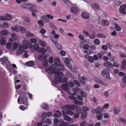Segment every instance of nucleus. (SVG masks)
I'll use <instances>...</instances> for the list:
<instances>
[{
    "instance_id": "f257e3e1",
    "label": "nucleus",
    "mask_w": 126,
    "mask_h": 126,
    "mask_svg": "<svg viewBox=\"0 0 126 126\" xmlns=\"http://www.w3.org/2000/svg\"><path fill=\"white\" fill-rule=\"evenodd\" d=\"M26 93V92H22L21 93L22 94L19 97L17 100V102L18 103H19V102L21 101L23 104L25 105H26L27 106L28 105Z\"/></svg>"
},
{
    "instance_id": "f03ea898",
    "label": "nucleus",
    "mask_w": 126,
    "mask_h": 126,
    "mask_svg": "<svg viewBox=\"0 0 126 126\" xmlns=\"http://www.w3.org/2000/svg\"><path fill=\"white\" fill-rule=\"evenodd\" d=\"M30 44L28 42L24 41L23 42L21 46V45H18L19 48L17 50V52L19 54H20L21 52L24 51V49H26L29 47Z\"/></svg>"
},
{
    "instance_id": "7ed1b4c3",
    "label": "nucleus",
    "mask_w": 126,
    "mask_h": 126,
    "mask_svg": "<svg viewBox=\"0 0 126 126\" xmlns=\"http://www.w3.org/2000/svg\"><path fill=\"white\" fill-rule=\"evenodd\" d=\"M11 29L12 31L17 32H20L23 33L25 32V29L24 27L18 25H16L15 26L12 27Z\"/></svg>"
},
{
    "instance_id": "20e7f679",
    "label": "nucleus",
    "mask_w": 126,
    "mask_h": 126,
    "mask_svg": "<svg viewBox=\"0 0 126 126\" xmlns=\"http://www.w3.org/2000/svg\"><path fill=\"white\" fill-rule=\"evenodd\" d=\"M53 66L52 65H51L50 67L45 69V71L47 72L50 75L52 74L53 73H55L56 72V70L53 68Z\"/></svg>"
},
{
    "instance_id": "39448f33",
    "label": "nucleus",
    "mask_w": 126,
    "mask_h": 126,
    "mask_svg": "<svg viewBox=\"0 0 126 126\" xmlns=\"http://www.w3.org/2000/svg\"><path fill=\"white\" fill-rule=\"evenodd\" d=\"M120 12L122 14H126V5L124 4L120 6L119 8Z\"/></svg>"
},
{
    "instance_id": "423d86ee",
    "label": "nucleus",
    "mask_w": 126,
    "mask_h": 126,
    "mask_svg": "<svg viewBox=\"0 0 126 126\" xmlns=\"http://www.w3.org/2000/svg\"><path fill=\"white\" fill-rule=\"evenodd\" d=\"M65 107L67 109L73 111L75 110L77 108V106L75 105H67L65 106Z\"/></svg>"
},
{
    "instance_id": "0eeeda50",
    "label": "nucleus",
    "mask_w": 126,
    "mask_h": 126,
    "mask_svg": "<svg viewBox=\"0 0 126 126\" xmlns=\"http://www.w3.org/2000/svg\"><path fill=\"white\" fill-rule=\"evenodd\" d=\"M64 63L70 69L72 68V65L69 63V60L68 58H65Z\"/></svg>"
},
{
    "instance_id": "6e6552de",
    "label": "nucleus",
    "mask_w": 126,
    "mask_h": 126,
    "mask_svg": "<svg viewBox=\"0 0 126 126\" xmlns=\"http://www.w3.org/2000/svg\"><path fill=\"white\" fill-rule=\"evenodd\" d=\"M70 10L72 13L76 15L77 14L78 11L79 9L77 7L74 6L71 8Z\"/></svg>"
},
{
    "instance_id": "1a4fd4ad",
    "label": "nucleus",
    "mask_w": 126,
    "mask_h": 126,
    "mask_svg": "<svg viewBox=\"0 0 126 126\" xmlns=\"http://www.w3.org/2000/svg\"><path fill=\"white\" fill-rule=\"evenodd\" d=\"M62 78L60 77H55L53 80L54 83L55 84H57L61 82Z\"/></svg>"
},
{
    "instance_id": "9d476101",
    "label": "nucleus",
    "mask_w": 126,
    "mask_h": 126,
    "mask_svg": "<svg viewBox=\"0 0 126 126\" xmlns=\"http://www.w3.org/2000/svg\"><path fill=\"white\" fill-rule=\"evenodd\" d=\"M61 89L67 92L69 91V88L68 87V84L66 83L64 84L61 85Z\"/></svg>"
},
{
    "instance_id": "9b49d317",
    "label": "nucleus",
    "mask_w": 126,
    "mask_h": 126,
    "mask_svg": "<svg viewBox=\"0 0 126 126\" xmlns=\"http://www.w3.org/2000/svg\"><path fill=\"white\" fill-rule=\"evenodd\" d=\"M82 17L85 19H88L89 17V14L86 12H83L81 14Z\"/></svg>"
},
{
    "instance_id": "f8f14e48",
    "label": "nucleus",
    "mask_w": 126,
    "mask_h": 126,
    "mask_svg": "<svg viewBox=\"0 0 126 126\" xmlns=\"http://www.w3.org/2000/svg\"><path fill=\"white\" fill-rule=\"evenodd\" d=\"M104 66L105 67H110L111 68H113V65L110 62L108 61L104 63Z\"/></svg>"
},
{
    "instance_id": "ddd939ff",
    "label": "nucleus",
    "mask_w": 126,
    "mask_h": 126,
    "mask_svg": "<svg viewBox=\"0 0 126 126\" xmlns=\"http://www.w3.org/2000/svg\"><path fill=\"white\" fill-rule=\"evenodd\" d=\"M77 94V93L75 92H74L73 93H71L70 95H71L69 96V98L71 100H74L75 101V100H76V97H74V96H75V95Z\"/></svg>"
},
{
    "instance_id": "4468645a",
    "label": "nucleus",
    "mask_w": 126,
    "mask_h": 126,
    "mask_svg": "<svg viewBox=\"0 0 126 126\" xmlns=\"http://www.w3.org/2000/svg\"><path fill=\"white\" fill-rule=\"evenodd\" d=\"M63 115L64 116V119L66 121H68L70 122L72 120L71 118L68 116H66V114L65 113H63V112H62Z\"/></svg>"
},
{
    "instance_id": "2eb2a0df",
    "label": "nucleus",
    "mask_w": 126,
    "mask_h": 126,
    "mask_svg": "<svg viewBox=\"0 0 126 126\" xmlns=\"http://www.w3.org/2000/svg\"><path fill=\"white\" fill-rule=\"evenodd\" d=\"M78 79L79 81L81 83L85 84V81L87 79V78L85 77L84 76L81 77L79 76Z\"/></svg>"
},
{
    "instance_id": "dca6fc26",
    "label": "nucleus",
    "mask_w": 126,
    "mask_h": 126,
    "mask_svg": "<svg viewBox=\"0 0 126 126\" xmlns=\"http://www.w3.org/2000/svg\"><path fill=\"white\" fill-rule=\"evenodd\" d=\"M94 80L98 83L101 84L103 85H105L106 84L100 80L98 78H94Z\"/></svg>"
},
{
    "instance_id": "f3484780",
    "label": "nucleus",
    "mask_w": 126,
    "mask_h": 126,
    "mask_svg": "<svg viewBox=\"0 0 126 126\" xmlns=\"http://www.w3.org/2000/svg\"><path fill=\"white\" fill-rule=\"evenodd\" d=\"M6 42V39L4 37H2L0 40V44L1 45H5Z\"/></svg>"
},
{
    "instance_id": "a211bd4d",
    "label": "nucleus",
    "mask_w": 126,
    "mask_h": 126,
    "mask_svg": "<svg viewBox=\"0 0 126 126\" xmlns=\"http://www.w3.org/2000/svg\"><path fill=\"white\" fill-rule=\"evenodd\" d=\"M63 76V73L62 72L59 71L57 72H55L54 74V76L55 77H57L58 76L60 77H61Z\"/></svg>"
},
{
    "instance_id": "6ab92c4d",
    "label": "nucleus",
    "mask_w": 126,
    "mask_h": 126,
    "mask_svg": "<svg viewBox=\"0 0 126 126\" xmlns=\"http://www.w3.org/2000/svg\"><path fill=\"white\" fill-rule=\"evenodd\" d=\"M97 113H100L103 110V108L102 107H98L96 108Z\"/></svg>"
},
{
    "instance_id": "aec40b11",
    "label": "nucleus",
    "mask_w": 126,
    "mask_h": 126,
    "mask_svg": "<svg viewBox=\"0 0 126 126\" xmlns=\"http://www.w3.org/2000/svg\"><path fill=\"white\" fill-rule=\"evenodd\" d=\"M2 63L5 65H7L9 64V61L6 58H2L1 60Z\"/></svg>"
},
{
    "instance_id": "412c9836",
    "label": "nucleus",
    "mask_w": 126,
    "mask_h": 126,
    "mask_svg": "<svg viewBox=\"0 0 126 126\" xmlns=\"http://www.w3.org/2000/svg\"><path fill=\"white\" fill-rule=\"evenodd\" d=\"M46 57V55L45 54H41L37 57L38 60H42L44 59Z\"/></svg>"
},
{
    "instance_id": "4be33fe9",
    "label": "nucleus",
    "mask_w": 126,
    "mask_h": 126,
    "mask_svg": "<svg viewBox=\"0 0 126 126\" xmlns=\"http://www.w3.org/2000/svg\"><path fill=\"white\" fill-rule=\"evenodd\" d=\"M39 50V52L42 53V54H45V53L47 51L45 48L42 47L40 48Z\"/></svg>"
},
{
    "instance_id": "5701e85b",
    "label": "nucleus",
    "mask_w": 126,
    "mask_h": 126,
    "mask_svg": "<svg viewBox=\"0 0 126 126\" xmlns=\"http://www.w3.org/2000/svg\"><path fill=\"white\" fill-rule=\"evenodd\" d=\"M61 113L59 110H57L56 113H55L54 115V116L58 118L61 116Z\"/></svg>"
},
{
    "instance_id": "b1692460",
    "label": "nucleus",
    "mask_w": 126,
    "mask_h": 126,
    "mask_svg": "<svg viewBox=\"0 0 126 126\" xmlns=\"http://www.w3.org/2000/svg\"><path fill=\"white\" fill-rule=\"evenodd\" d=\"M34 65V63L33 61H31L28 62L27 63V66L32 67Z\"/></svg>"
},
{
    "instance_id": "393cba45",
    "label": "nucleus",
    "mask_w": 126,
    "mask_h": 126,
    "mask_svg": "<svg viewBox=\"0 0 126 126\" xmlns=\"http://www.w3.org/2000/svg\"><path fill=\"white\" fill-rule=\"evenodd\" d=\"M60 61L57 58H55L54 60V62L55 65L56 66H58V65L60 64Z\"/></svg>"
},
{
    "instance_id": "a878e982",
    "label": "nucleus",
    "mask_w": 126,
    "mask_h": 126,
    "mask_svg": "<svg viewBox=\"0 0 126 126\" xmlns=\"http://www.w3.org/2000/svg\"><path fill=\"white\" fill-rule=\"evenodd\" d=\"M0 33L2 35L6 36L8 34V32L7 30H3L0 32Z\"/></svg>"
},
{
    "instance_id": "bb28decb",
    "label": "nucleus",
    "mask_w": 126,
    "mask_h": 126,
    "mask_svg": "<svg viewBox=\"0 0 126 126\" xmlns=\"http://www.w3.org/2000/svg\"><path fill=\"white\" fill-rule=\"evenodd\" d=\"M102 23L104 26H107L109 25V22L108 21L104 19L102 21Z\"/></svg>"
},
{
    "instance_id": "cd10ccee",
    "label": "nucleus",
    "mask_w": 126,
    "mask_h": 126,
    "mask_svg": "<svg viewBox=\"0 0 126 126\" xmlns=\"http://www.w3.org/2000/svg\"><path fill=\"white\" fill-rule=\"evenodd\" d=\"M33 48L34 49L36 50H38L40 48L38 44L33 45L32 46Z\"/></svg>"
},
{
    "instance_id": "c85d7f7f",
    "label": "nucleus",
    "mask_w": 126,
    "mask_h": 126,
    "mask_svg": "<svg viewBox=\"0 0 126 126\" xmlns=\"http://www.w3.org/2000/svg\"><path fill=\"white\" fill-rule=\"evenodd\" d=\"M42 108L44 110H47L49 108V106L48 104L45 103L43 104L42 105Z\"/></svg>"
},
{
    "instance_id": "c756f323",
    "label": "nucleus",
    "mask_w": 126,
    "mask_h": 126,
    "mask_svg": "<svg viewBox=\"0 0 126 126\" xmlns=\"http://www.w3.org/2000/svg\"><path fill=\"white\" fill-rule=\"evenodd\" d=\"M100 114L97 115L96 116V119L98 120H100L103 118V115L102 113H100Z\"/></svg>"
},
{
    "instance_id": "7c9ffc66",
    "label": "nucleus",
    "mask_w": 126,
    "mask_h": 126,
    "mask_svg": "<svg viewBox=\"0 0 126 126\" xmlns=\"http://www.w3.org/2000/svg\"><path fill=\"white\" fill-rule=\"evenodd\" d=\"M26 35L32 38L34 37V34L32 33L29 32H26Z\"/></svg>"
},
{
    "instance_id": "2f4dec72",
    "label": "nucleus",
    "mask_w": 126,
    "mask_h": 126,
    "mask_svg": "<svg viewBox=\"0 0 126 126\" xmlns=\"http://www.w3.org/2000/svg\"><path fill=\"white\" fill-rule=\"evenodd\" d=\"M122 65L123 68L124 69H126V59H125L122 62Z\"/></svg>"
},
{
    "instance_id": "473e14b6",
    "label": "nucleus",
    "mask_w": 126,
    "mask_h": 126,
    "mask_svg": "<svg viewBox=\"0 0 126 126\" xmlns=\"http://www.w3.org/2000/svg\"><path fill=\"white\" fill-rule=\"evenodd\" d=\"M92 7L96 10H99V5L96 3H94L92 6Z\"/></svg>"
},
{
    "instance_id": "72a5a7b5",
    "label": "nucleus",
    "mask_w": 126,
    "mask_h": 126,
    "mask_svg": "<svg viewBox=\"0 0 126 126\" xmlns=\"http://www.w3.org/2000/svg\"><path fill=\"white\" fill-rule=\"evenodd\" d=\"M5 18L7 20H10L12 18L11 15L8 14H7L5 15Z\"/></svg>"
},
{
    "instance_id": "f704fd0d",
    "label": "nucleus",
    "mask_w": 126,
    "mask_h": 126,
    "mask_svg": "<svg viewBox=\"0 0 126 126\" xmlns=\"http://www.w3.org/2000/svg\"><path fill=\"white\" fill-rule=\"evenodd\" d=\"M120 108H114L113 111L114 113L115 114H118L120 111Z\"/></svg>"
},
{
    "instance_id": "c9c22d12",
    "label": "nucleus",
    "mask_w": 126,
    "mask_h": 126,
    "mask_svg": "<svg viewBox=\"0 0 126 126\" xmlns=\"http://www.w3.org/2000/svg\"><path fill=\"white\" fill-rule=\"evenodd\" d=\"M58 66H59L60 70L62 71H64L65 70V69L64 66L62 63H60Z\"/></svg>"
},
{
    "instance_id": "e433bc0d",
    "label": "nucleus",
    "mask_w": 126,
    "mask_h": 126,
    "mask_svg": "<svg viewBox=\"0 0 126 126\" xmlns=\"http://www.w3.org/2000/svg\"><path fill=\"white\" fill-rule=\"evenodd\" d=\"M48 64L47 61L45 60H44L43 61L42 63V65L43 66L45 67H46L48 66Z\"/></svg>"
},
{
    "instance_id": "4c0bfd02",
    "label": "nucleus",
    "mask_w": 126,
    "mask_h": 126,
    "mask_svg": "<svg viewBox=\"0 0 126 126\" xmlns=\"http://www.w3.org/2000/svg\"><path fill=\"white\" fill-rule=\"evenodd\" d=\"M74 103L76 104L79 105H82L83 104V101H79L77 100H75L74 101Z\"/></svg>"
},
{
    "instance_id": "58836bf2",
    "label": "nucleus",
    "mask_w": 126,
    "mask_h": 126,
    "mask_svg": "<svg viewBox=\"0 0 126 126\" xmlns=\"http://www.w3.org/2000/svg\"><path fill=\"white\" fill-rule=\"evenodd\" d=\"M6 47L9 50H11L12 48L11 44L10 43L7 42L6 44Z\"/></svg>"
},
{
    "instance_id": "ea45409f",
    "label": "nucleus",
    "mask_w": 126,
    "mask_h": 126,
    "mask_svg": "<svg viewBox=\"0 0 126 126\" xmlns=\"http://www.w3.org/2000/svg\"><path fill=\"white\" fill-rule=\"evenodd\" d=\"M87 115V113L86 112H83L81 115V118L82 119H85L86 118Z\"/></svg>"
},
{
    "instance_id": "a19ab883",
    "label": "nucleus",
    "mask_w": 126,
    "mask_h": 126,
    "mask_svg": "<svg viewBox=\"0 0 126 126\" xmlns=\"http://www.w3.org/2000/svg\"><path fill=\"white\" fill-rule=\"evenodd\" d=\"M115 29L117 31H121V28L117 24H115Z\"/></svg>"
},
{
    "instance_id": "79ce46f5",
    "label": "nucleus",
    "mask_w": 126,
    "mask_h": 126,
    "mask_svg": "<svg viewBox=\"0 0 126 126\" xmlns=\"http://www.w3.org/2000/svg\"><path fill=\"white\" fill-rule=\"evenodd\" d=\"M96 36L97 37H99L101 38H106V36L103 33L98 34L96 35Z\"/></svg>"
},
{
    "instance_id": "37998d69",
    "label": "nucleus",
    "mask_w": 126,
    "mask_h": 126,
    "mask_svg": "<svg viewBox=\"0 0 126 126\" xmlns=\"http://www.w3.org/2000/svg\"><path fill=\"white\" fill-rule=\"evenodd\" d=\"M3 26H0V27L1 28H7L9 26L7 23L6 22L3 23Z\"/></svg>"
},
{
    "instance_id": "c03bdc74",
    "label": "nucleus",
    "mask_w": 126,
    "mask_h": 126,
    "mask_svg": "<svg viewBox=\"0 0 126 126\" xmlns=\"http://www.w3.org/2000/svg\"><path fill=\"white\" fill-rule=\"evenodd\" d=\"M91 63H93L94 61L93 57L91 56H89L87 59Z\"/></svg>"
},
{
    "instance_id": "a18cd8bd",
    "label": "nucleus",
    "mask_w": 126,
    "mask_h": 126,
    "mask_svg": "<svg viewBox=\"0 0 126 126\" xmlns=\"http://www.w3.org/2000/svg\"><path fill=\"white\" fill-rule=\"evenodd\" d=\"M94 43L95 45H99L100 43V42L98 39H95L94 41Z\"/></svg>"
},
{
    "instance_id": "49530a36",
    "label": "nucleus",
    "mask_w": 126,
    "mask_h": 126,
    "mask_svg": "<svg viewBox=\"0 0 126 126\" xmlns=\"http://www.w3.org/2000/svg\"><path fill=\"white\" fill-rule=\"evenodd\" d=\"M76 110L78 113H80L82 112V109L80 107H77V106Z\"/></svg>"
},
{
    "instance_id": "de8ad7c7",
    "label": "nucleus",
    "mask_w": 126,
    "mask_h": 126,
    "mask_svg": "<svg viewBox=\"0 0 126 126\" xmlns=\"http://www.w3.org/2000/svg\"><path fill=\"white\" fill-rule=\"evenodd\" d=\"M39 44L41 46L44 47L45 46V43L42 40L40 41L39 42Z\"/></svg>"
},
{
    "instance_id": "09e8293b",
    "label": "nucleus",
    "mask_w": 126,
    "mask_h": 126,
    "mask_svg": "<svg viewBox=\"0 0 126 126\" xmlns=\"http://www.w3.org/2000/svg\"><path fill=\"white\" fill-rule=\"evenodd\" d=\"M52 41L53 43L56 45V46L57 47L58 46V45L57 39L56 38H54L52 40Z\"/></svg>"
},
{
    "instance_id": "8fccbe9b",
    "label": "nucleus",
    "mask_w": 126,
    "mask_h": 126,
    "mask_svg": "<svg viewBox=\"0 0 126 126\" xmlns=\"http://www.w3.org/2000/svg\"><path fill=\"white\" fill-rule=\"evenodd\" d=\"M18 45L16 43H14L13 46V48L14 50H15L17 48Z\"/></svg>"
},
{
    "instance_id": "3c124183",
    "label": "nucleus",
    "mask_w": 126,
    "mask_h": 126,
    "mask_svg": "<svg viewBox=\"0 0 126 126\" xmlns=\"http://www.w3.org/2000/svg\"><path fill=\"white\" fill-rule=\"evenodd\" d=\"M11 37L14 40H16L17 39L16 35L14 33H12L11 34Z\"/></svg>"
},
{
    "instance_id": "603ef678",
    "label": "nucleus",
    "mask_w": 126,
    "mask_h": 126,
    "mask_svg": "<svg viewBox=\"0 0 126 126\" xmlns=\"http://www.w3.org/2000/svg\"><path fill=\"white\" fill-rule=\"evenodd\" d=\"M46 123L48 125H51L52 124L51 120L50 119H47L46 121Z\"/></svg>"
},
{
    "instance_id": "864d4df0",
    "label": "nucleus",
    "mask_w": 126,
    "mask_h": 126,
    "mask_svg": "<svg viewBox=\"0 0 126 126\" xmlns=\"http://www.w3.org/2000/svg\"><path fill=\"white\" fill-rule=\"evenodd\" d=\"M83 47V49H88L89 48V46L88 44H86L84 45Z\"/></svg>"
},
{
    "instance_id": "5fc2aeb1",
    "label": "nucleus",
    "mask_w": 126,
    "mask_h": 126,
    "mask_svg": "<svg viewBox=\"0 0 126 126\" xmlns=\"http://www.w3.org/2000/svg\"><path fill=\"white\" fill-rule=\"evenodd\" d=\"M34 5L32 4H27V8H29L30 9L32 7H33Z\"/></svg>"
},
{
    "instance_id": "6e6d98bb",
    "label": "nucleus",
    "mask_w": 126,
    "mask_h": 126,
    "mask_svg": "<svg viewBox=\"0 0 126 126\" xmlns=\"http://www.w3.org/2000/svg\"><path fill=\"white\" fill-rule=\"evenodd\" d=\"M74 85H77L79 87L80 86V85L78 81L77 80H74L73 81Z\"/></svg>"
},
{
    "instance_id": "4d7b16f0",
    "label": "nucleus",
    "mask_w": 126,
    "mask_h": 126,
    "mask_svg": "<svg viewBox=\"0 0 126 126\" xmlns=\"http://www.w3.org/2000/svg\"><path fill=\"white\" fill-rule=\"evenodd\" d=\"M120 120L123 123L126 124V120L124 118H119Z\"/></svg>"
},
{
    "instance_id": "13d9d810",
    "label": "nucleus",
    "mask_w": 126,
    "mask_h": 126,
    "mask_svg": "<svg viewBox=\"0 0 126 126\" xmlns=\"http://www.w3.org/2000/svg\"><path fill=\"white\" fill-rule=\"evenodd\" d=\"M83 34L84 36H86V37H88L89 36V34L88 32L84 31L83 32Z\"/></svg>"
},
{
    "instance_id": "bf43d9fd",
    "label": "nucleus",
    "mask_w": 126,
    "mask_h": 126,
    "mask_svg": "<svg viewBox=\"0 0 126 126\" xmlns=\"http://www.w3.org/2000/svg\"><path fill=\"white\" fill-rule=\"evenodd\" d=\"M89 37L91 39L94 38L95 37V34H92L89 35Z\"/></svg>"
},
{
    "instance_id": "052dcab7",
    "label": "nucleus",
    "mask_w": 126,
    "mask_h": 126,
    "mask_svg": "<svg viewBox=\"0 0 126 126\" xmlns=\"http://www.w3.org/2000/svg\"><path fill=\"white\" fill-rule=\"evenodd\" d=\"M87 124V123L85 121H84L80 124V126H85Z\"/></svg>"
},
{
    "instance_id": "680f3d73",
    "label": "nucleus",
    "mask_w": 126,
    "mask_h": 126,
    "mask_svg": "<svg viewBox=\"0 0 126 126\" xmlns=\"http://www.w3.org/2000/svg\"><path fill=\"white\" fill-rule=\"evenodd\" d=\"M31 42L32 43L35 44L37 42V40L36 39L32 38L30 39Z\"/></svg>"
},
{
    "instance_id": "e2e57ef3",
    "label": "nucleus",
    "mask_w": 126,
    "mask_h": 126,
    "mask_svg": "<svg viewBox=\"0 0 126 126\" xmlns=\"http://www.w3.org/2000/svg\"><path fill=\"white\" fill-rule=\"evenodd\" d=\"M113 67L114 66L116 67H118L119 66V64L117 62H115L113 63Z\"/></svg>"
},
{
    "instance_id": "0e129e2a",
    "label": "nucleus",
    "mask_w": 126,
    "mask_h": 126,
    "mask_svg": "<svg viewBox=\"0 0 126 126\" xmlns=\"http://www.w3.org/2000/svg\"><path fill=\"white\" fill-rule=\"evenodd\" d=\"M101 48L102 49L104 50H107L108 49L107 46L106 45H102Z\"/></svg>"
},
{
    "instance_id": "69168bd1",
    "label": "nucleus",
    "mask_w": 126,
    "mask_h": 126,
    "mask_svg": "<svg viewBox=\"0 0 126 126\" xmlns=\"http://www.w3.org/2000/svg\"><path fill=\"white\" fill-rule=\"evenodd\" d=\"M47 116L46 113V112L43 113L42 116V119H45Z\"/></svg>"
},
{
    "instance_id": "338daca9",
    "label": "nucleus",
    "mask_w": 126,
    "mask_h": 126,
    "mask_svg": "<svg viewBox=\"0 0 126 126\" xmlns=\"http://www.w3.org/2000/svg\"><path fill=\"white\" fill-rule=\"evenodd\" d=\"M67 79H68L66 77H65L63 78H62L61 81L62 83H64L66 82Z\"/></svg>"
},
{
    "instance_id": "774afa93",
    "label": "nucleus",
    "mask_w": 126,
    "mask_h": 126,
    "mask_svg": "<svg viewBox=\"0 0 126 126\" xmlns=\"http://www.w3.org/2000/svg\"><path fill=\"white\" fill-rule=\"evenodd\" d=\"M109 59V58L107 56H104L103 57V59L105 61L108 62Z\"/></svg>"
}]
</instances>
